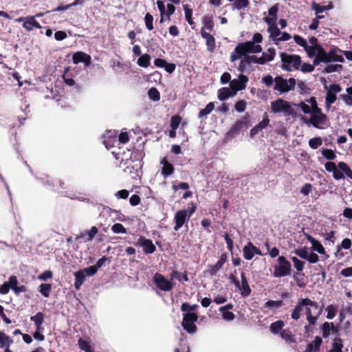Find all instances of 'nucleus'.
<instances>
[{
  "label": "nucleus",
  "instance_id": "ddd939ff",
  "mask_svg": "<svg viewBox=\"0 0 352 352\" xmlns=\"http://www.w3.org/2000/svg\"><path fill=\"white\" fill-rule=\"evenodd\" d=\"M248 82V77L244 74H240L238 78L231 80L230 87L233 89L234 94H236L237 91L244 89Z\"/></svg>",
  "mask_w": 352,
  "mask_h": 352
},
{
  "label": "nucleus",
  "instance_id": "864d4df0",
  "mask_svg": "<svg viewBox=\"0 0 352 352\" xmlns=\"http://www.w3.org/2000/svg\"><path fill=\"white\" fill-rule=\"evenodd\" d=\"M78 345L80 349L84 351L85 352H93L91 351L89 344L87 341L82 340V338H80L78 340Z\"/></svg>",
  "mask_w": 352,
  "mask_h": 352
},
{
  "label": "nucleus",
  "instance_id": "e2e57ef3",
  "mask_svg": "<svg viewBox=\"0 0 352 352\" xmlns=\"http://www.w3.org/2000/svg\"><path fill=\"white\" fill-rule=\"evenodd\" d=\"M283 300L275 301V300H270L265 303V307H266V308H273V307L278 308V307H280L283 305Z\"/></svg>",
  "mask_w": 352,
  "mask_h": 352
},
{
  "label": "nucleus",
  "instance_id": "473e14b6",
  "mask_svg": "<svg viewBox=\"0 0 352 352\" xmlns=\"http://www.w3.org/2000/svg\"><path fill=\"white\" fill-rule=\"evenodd\" d=\"M339 170L344 174L346 177L352 179V170L348 164L344 162H340L338 164Z\"/></svg>",
  "mask_w": 352,
  "mask_h": 352
},
{
  "label": "nucleus",
  "instance_id": "72a5a7b5",
  "mask_svg": "<svg viewBox=\"0 0 352 352\" xmlns=\"http://www.w3.org/2000/svg\"><path fill=\"white\" fill-rule=\"evenodd\" d=\"M151 56L148 54L141 55L138 59L137 63L139 66L146 68L150 65Z\"/></svg>",
  "mask_w": 352,
  "mask_h": 352
},
{
  "label": "nucleus",
  "instance_id": "412c9836",
  "mask_svg": "<svg viewBox=\"0 0 352 352\" xmlns=\"http://www.w3.org/2000/svg\"><path fill=\"white\" fill-rule=\"evenodd\" d=\"M270 123V120L267 115L263 116V119L254 127L250 130V136L251 138H254L257 133L265 128Z\"/></svg>",
  "mask_w": 352,
  "mask_h": 352
},
{
  "label": "nucleus",
  "instance_id": "4be33fe9",
  "mask_svg": "<svg viewBox=\"0 0 352 352\" xmlns=\"http://www.w3.org/2000/svg\"><path fill=\"white\" fill-rule=\"evenodd\" d=\"M241 283H239V288H237L240 292L242 296H248L251 293V289L248 285V279L244 274H241Z\"/></svg>",
  "mask_w": 352,
  "mask_h": 352
},
{
  "label": "nucleus",
  "instance_id": "680f3d73",
  "mask_svg": "<svg viewBox=\"0 0 352 352\" xmlns=\"http://www.w3.org/2000/svg\"><path fill=\"white\" fill-rule=\"evenodd\" d=\"M156 3H157V8L160 12V16H161L160 23H163V21H164L163 18H164V16L165 15V12H166V8H165L164 3L163 1L157 0Z\"/></svg>",
  "mask_w": 352,
  "mask_h": 352
},
{
  "label": "nucleus",
  "instance_id": "09e8293b",
  "mask_svg": "<svg viewBox=\"0 0 352 352\" xmlns=\"http://www.w3.org/2000/svg\"><path fill=\"white\" fill-rule=\"evenodd\" d=\"M249 5L248 0H235L232 4L233 8L241 10L247 7Z\"/></svg>",
  "mask_w": 352,
  "mask_h": 352
},
{
  "label": "nucleus",
  "instance_id": "6e6d98bb",
  "mask_svg": "<svg viewBox=\"0 0 352 352\" xmlns=\"http://www.w3.org/2000/svg\"><path fill=\"white\" fill-rule=\"evenodd\" d=\"M263 55L265 58H266L268 62L274 60L276 55V50L273 47H270L267 50L266 52H263Z\"/></svg>",
  "mask_w": 352,
  "mask_h": 352
},
{
  "label": "nucleus",
  "instance_id": "c03bdc74",
  "mask_svg": "<svg viewBox=\"0 0 352 352\" xmlns=\"http://www.w3.org/2000/svg\"><path fill=\"white\" fill-rule=\"evenodd\" d=\"M251 248L252 247L250 246V242H248L243 249V256L246 260H251L254 256L253 250L251 249Z\"/></svg>",
  "mask_w": 352,
  "mask_h": 352
},
{
  "label": "nucleus",
  "instance_id": "3c124183",
  "mask_svg": "<svg viewBox=\"0 0 352 352\" xmlns=\"http://www.w3.org/2000/svg\"><path fill=\"white\" fill-rule=\"evenodd\" d=\"M292 261L294 263V266L295 269L298 271L301 272L304 269L305 263L300 260H299L298 258L293 256L292 257Z\"/></svg>",
  "mask_w": 352,
  "mask_h": 352
},
{
  "label": "nucleus",
  "instance_id": "9b49d317",
  "mask_svg": "<svg viewBox=\"0 0 352 352\" xmlns=\"http://www.w3.org/2000/svg\"><path fill=\"white\" fill-rule=\"evenodd\" d=\"M153 281L155 286L161 291L170 292L173 288V283L166 278L160 273L157 272L154 274Z\"/></svg>",
  "mask_w": 352,
  "mask_h": 352
},
{
  "label": "nucleus",
  "instance_id": "7c9ffc66",
  "mask_svg": "<svg viewBox=\"0 0 352 352\" xmlns=\"http://www.w3.org/2000/svg\"><path fill=\"white\" fill-rule=\"evenodd\" d=\"M12 342L13 340L10 336L0 331V348L10 347Z\"/></svg>",
  "mask_w": 352,
  "mask_h": 352
},
{
  "label": "nucleus",
  "instance_id": "f704fd0d",
  "mask_svg": "<svg viewBox=\"0 0 352 352\" xmlns=\"http://www.w3.org/2000/svg\"><path fill=\"white\" fill-rule=\"evenodd\" d=\"M284 327V322L283 320H277L276 322H274L270 324V329L272 333L277 334L278 333H280V331L283 329V327Z\"/></svg>",
  "mask_w": 352,
  "mask_h": 352
},
{
  "label": "nucleus",
  "instance_id": "6e6552de",
  "mask_svg": "<svg viewBox=\"0 0 352 352\" xmlns=\"http://www.w3.org/2000/svg\"><path fill=\"white\" fill-rule=\"evenodd\" d=\"M296 80L293 78L287 80L282 76H278L274 78V89L278 91L280 94L294 90Z\"/></svg>",
  "mask_w": 352,
  "mask_h": 352
},
{
  "label": "nucleus",
  "instance_id": "de8ad7c7",
  "mask_svg": "<svg viewBox=\"0 0 352 352\" xmlns=\"http://www.w3.org/2000/svg\"><path fill=\"white\" fill-rule=\"evenodd\" d=\"M322 144L320 138H314L309 140V146L313 149H317Z\"/></svg>",
  "mask_w": 352,
  "mask_h": 352
},
{
  "label": "nucleus",
  "instance_id": "f257e3e1",
  "mask_svg": "<svg viewBox=\"0 0 352 352\" xmlns=\"http://www.w3.org/2000/svg\"><path fill=\"white\" fill-rule=\"evenodd\" d=\"M319 305L309 298H299L296 305L291 313V318L294 320H298L300 318L302 313H304L307 321V324L304 327L305 332L311 331L316 326L320 316V310H318Z\"/></svg>",
  "mask_w": 352,
  "mask_h": 352
},
{
  "label": "nucleus",
  "instance_id": "4468645a",
  "mask_svg": "<svg viewBox=\"0 0 352 352\" xmlns=\"http://www.w3.org/2000/svg\"><path fill=\"white\" fill-rule=\"evenodd\" d=\"M137 244L142 248L145 254H153L156 248L151 239H146L144 236H140L137 241Z\"/></svg>",
  "mask_w": 352,
  "mask_h": 352
},
{
  "label": "nucleus",
  "instance_id": "dca6fc26",
  "mask_svg": "<svg viewBox=\"0 0 352 352\" xmlns=\"http://www.w3.org/2000/svg\"><path fill=\"white\" fill-rule=\"evenodd\" d=\"M201 35L206 40L207 50L210 52H214L216 47L215 39L214 36L208 32H206L204 28L201 30Z\"/></svg>",
  "mask_w": 352,
  "mask_h": 352
},
{
  "label": "nucleus",
  "instance_id": "37998d69",
  "mask_svg": "<svg viewBox=\"0 0 352 352\" xmlns=\"http://www.w3.org/2000/svg\"><path fill=\"white\" fill-rule=\"evenodd\" d=\"M250 65H251V64H250L248 58H247L246 56H245V57H243L241 60V62L238 67V70L241 72H243L246 71L250 67Z\"/></svg>",
  "mask_w": 352,
  "mask_h": 352
},
{
  "label": "nucleus",
  "instance_id": "338daca9",
  "mask_svg": "<svg viewBox=\"0 0 352 352\" xmlns=\"http://www.w3.org/2000/svg\"><path fill=\"white\" fill-rule=\"evenodd\" d=\"M184 10L185 12V17H186V21H188V23L190 25H192V10L189 9L188 6L187 5L184 6Z\"/></svg>",
  "mask_w": 352,
  "mask_h": 352
},
{
  "label": "nucleus",
  "instance_id": "5701e85b",
  "mask_svg": "<svg viewBox=\"0 0 352 352\" xmlns=\"http://www.w3.org/2000/svg\"><path fill=\"white\" fill-rule=\"evenodd\" d=\"M23 27L27 31H32L34 28H41V25L37 21H36L35 16H26V20L25 21V23H23Z\"/></svg>",
  "mask_w": 352,
  "mask_h": 352
},
{
  "label": "nucleus",
  "instance_id": "aec40b11",
  "mask_svg": "<svg viewBox=\"0 0 352 352\" xmlns=\"http://www.w3.org/2000/svg\"><path fill=\"white\" fill-rule=\"evenodd\" d=\"M72 59L75 64L84 63L86 66H89L91 64V56L82 52L74 54Z\"/></svg>",
  "mask_w": 352,
  "mask_h": 352
},
{
  "label": "nucleus",
  "instance_id": "0e129e2a",
  "mask_svg": "<svg viewBox=\"0 0 352 352\" xmlns=\"http://www.w3.org/2000/svg\"><path fill=\"white\" fill-rule=\"evenodd\" d=\"M330 8H331V6L326 7V6H320V4L316 3L315 2H314L312 3V9L314 10H315L316 14H318L319 13L322 12L325 10L330 9Z\"/></svg>",
  "mask_w": 352,
  "mask_h": 352
},
{
  "label": "nucleus",
  "instance_id": "774afa93",
  "mask_svg": "<svg viewBox=\"0 0 352 352\" xmlns=\"http://www.w3.org/2000/svg\"><path fill=\"white\" fill-rule=\"evenodd\" d=\"M235 110L239 113H242L245 110L246 102L244 100H239L234 105Z\"/></svg>",
  "mask_w": 352,
  "mask_h": 352
},
{
  "label": "nucleus",
  "instance_id": "79ce46f5",
  "mask_svg": "<svg viewBox=\"0 0 352 352\" xmlns=\"http://www.w3.org/2000/svg\"><path fill=\"white\" fill-rule=\"evenodd\" d=\"M98 232V228L96 226H92L89 230H87L83 234H82V236H87L86 241H91L93 240Z\"/></svg>",
  "mask_w": 352,
  "mask_h": 352
},
{
  "label": "nucleus",
  "instance_id": "9d476101",
  "mask_svg": "<svg viewBox=\"0 0 352 352\" xmlns=\"http://www.w3.org/2000/svg\"><path fill=\"white\" fill-rule=\"evenodd\" d=\"M198 320L195 313H186L184 314L182 325L184 329L188 333H195L197 331V327L195 322Z\"/></svg>",
  "mask_w": 352,
  "mask_h": 352
},
{
  "label": "nucleus",
  "instance_id": "6ab92c4d",
  "mask_svg": "<svg viewBox=\"0 0 352 352\" xmlns=\"http://www.w3.org/2000/svg\"><path fill=\"white\" fill-rule=\"evenodd\" d=\"M278 12V5L276 4L272 6L268 10V16L264 17L263 21L267 25H272L276 23L277 20V15Z\"/></svg>",
  "mask_w": 352,
  "mask_h": 352
},
{
  "label": "nucleus",
  "instance_id": "4c0bfd02",
  "mask_svg": "<svg viewBox=\"0 0 352 352\" xmlns=\"http://www.w3.org/2000/svg\"><path fill=\"white\" fill-rule=\"evenodd\" d=\"M52 290V285L47 283H42L39 286V292L45 298L50 296Z\"/></svg>",
  "mask_w": 352,
  "mask_h": 352
},
{
  "label": "nucleus",
  "instance_id": "a211bd4d",
  "mask_svg": "<svg viewBox=\"0 0 352 352\" xmlns=\"http://www.w3.org/2000/svg\"><path fill=\"white\" fill-rule=\"evenodd\" d=\"M324 168L327 172L333 173V177L336 180H340L344 178V175L337 168L334 162H327L324 164Z\"/></svg>",
  "mask_w": 352,
  "mask_h": 352
},
{
  "label": "nucleus",
  "instance_id": "e433bc0d",
  "mask_svg": "<svg viewBox=\"0 0 352 352\" xmlns=\"http://www.w3.org/2000/svg\"><path fill=\"white\" fill-rule=\"evenodd\" d=\"M282 339L287 343H293L295 342L292 332L289 329H283L280 331V334Z\"/></svg>",
  "mask_w": 352,
  "mask_h": 352
},
{
  "label": "nucleus",
  "instance_id": "f8f14e48",
  "mask_svg": "<svg viewBox=\"0 0 352 352\" xmlns=\"http://www.w3.org/2000/svg\"><path fill=\"white\" fill-rule=\"evenodd\" d=\"M248 116H244L238 120L232 126L230 130L226 133L228 138H233L236 137L241 130L248 127Z\"/></svg>",
  "mask_w": 352,
  "mask_h": 352
},
{
  "label": "nucleus",
  "instance_id": "a878e982",
  "mask_svg": "<svg viewBox=\"0 0 352 352\" xmlns=\"http://www.w3.org/2000/svg\"><path fill=\"white\" fill-rule=\"evenodd\" d=\"M322 343V338L320 336H316L314 340L307 345L305 352H313L318 351Z\"/></svg>",
  "mask_w": 352,
  "mask_h": 352
},
{
  "label": "nucleus",
  "instance_id": "2eb2a0df",
  "mask_svg": "<svg viewBox=\"0 0 352 352\" xmlns=\"http://www.w3.org/2000/svg\"><path fill=\"white\" fill-rule=\"evenodd\" d=\"M228 256L226 253L221 254L219 260L215 265H210L208 266V272L211 276H215L217 272L222 268L223 265L227 261Z\"/></svg>",
  "mask_w": 352,
  "mask_h": 352
},
{
  "label": "nucleus",
  "instance_id": "2f4dec72",
  "mask_svg": "<svg viewBox=\"0 0 352 352\" xmlns=\"http://www.w3.org/2000/svg\"><path fill=\"white\" fill-rule=\"evenodd\" d=\"M351 246V241L349 239H344L342 240V243H341V245L338 246V250H337V252L336 253V257L340 258H342L344 254L340 252V250L342 248L344 249V250H349Z\"/></svg>",
  "mask_w": 352,
  "mask_h": 352
},
{
  "label": "nucleus",
  "instance_id": "052dcab7",
  "mask_svg": "<svg viewBox=\"0 0 352 352\" xmlns=\"http://www.w3.org/2000/svg\"><path fill=\"white\" fill-rule=\"evenodd\" d=\"M293 38L296 43L303 47L304 50L307 47L308 45L307 41L302 36L299 35H294Z\"/></svg>",
  "mask_w": 352,
  "mask_h": 352
},
{
  "label": "nucleus",
  "instance_id": "b1692460",
  "mask_svg": "<svg viewBox=\"0 0 352 352\" xmlns=\"http://www.w3.org/2000/svg\"><path fill=\"white\" fill-rule=\"evenodd\" d=\"M161 164L163 165L162 168V174L163 175L164 177H167L173 173V166L165 158L162 160Z\"/></svg>",
  "mask_w": 352,
  "mask_h": 352
},
{
  "label": "nucleus",
  "instance_id": "58836bf2",
  "mask_svg": "<svg viewBox=\"0 0 352 352\" xmlns=\"http://www.w3.org/2000/svg\"><path fill=\"white\" fill-rule=\"evenodd\" d=\"M214 108V104L213 102H209L204 109H201L198 114L199 118H203L209 115Z\"/></svg>",
  "mask_w": 352,
  "mask_h": 352
},
{
  "label": "nucleus",
  "instance_id": "1a4fd4ad",
  "mask_svg": "<svg viewBox=\"0 0 352 352\" xmlns=\"http://www.w3.org/2000/svg\"><path fill=\"white\" fill-rule=\"evenodd\" d=\"M291 263L283 256L278 258V265H274L273 276L276 278H280L291 274Z\"/></svg>",
  "mask_w": 352,
  "mask_h": 352
},
{
  "label": "nucleus",
  "instance_id": "cd10ccee",
  "mask_svg": "<svg viewBox=\"0 0 352 352\" xmlns=\"http://www.w3.org/2000/svg\"><path fill=\"white\" fill-rule=\"evenodd\" d=\"M267 32L270 33V37L273 41H277L280 35V31L276 23L267 25Z\"/></svg>",
  "mask_w": 352,
  "mask_h": 352
},
{
  "label": "nucleus",
  "instance_id": "f03ea898",
  "mask_svg": "<svg viewBox=\"0 0 352 352\" xmlns=\"http://www.w3.org/2000/svg\"><path fill=\"white\" fill-rule=\"evenodd\" d=\"M305 50L309 58L315 57L313 61L314 65H318L321 63L344 62V58L341 54L342 52L337 49L327 52L322 45H307Z\"/></svg>",
  "mask_w": 352,
  "mask_h": 352
},
{
  "label": "nucleus",
  "instance_id": "ea45409f",
  "mask_svg": "<svg viewBox=\"0 0 352 352\" xmlns=\"http://www.w3.org/2000/svg\"><path fill=\"white\" fill-rule=\"evenodd\" d=\"M294 107H298L305 114H311L313 113V109L311 106L306 104L305 102H300L298 104L293 103Z\"/></svg>",
  "mask_w": 352,
  "mask_h": 352
},
{
  "label": "nucleus",
  "instance_id": "c85d7f7f",
  "mask_svg": "<svg viewBox=\"0 0 352 352\" xmlns=\"http://www.w3.org/2000/svg\"><path fill=\"white\" fill-rule=\"evenodd\" d=\"M308 240L311 242L312 246L311 249L313 251H316L318 252L319 254H325V250L324 247L322 245V244L315 239L314 238L311 236L308 237Z\"/></svg>",
  "mask_w": 352,
  "mask_h": 352
},
{
  "label": "nucleus",
  "instance_id": "4d7b16f0",
  "mask_svg": "<svg viewBox=\"0 0 352 352\" xmlns=\"http://www.w3.org/2000/svg\"><path fill=\"white\" fill-rule=\"evenodd\" d=\"M294 253L298 256L300 258L302 259L307 260L309 252H307L306 248H300L298 249H295Z\"/></svg>",
  "mask_w": 352,
  "mask_h": 352
},
{
  "label": "nucleus",
  "instance_id": "8fccbe9b",
  "mask_svg": "<svg viewBox=\"0 0 352 352\" xmlns=\"http://www.w3.org/2000/svg\"><path fill=\"white\" fill-rule=\"evenodd\" d=\"M326 310H327V318L329 320H331L333 319L336 315V313H337V308L333 305H328L327 307L326 308Z\"/></svg>",
  "mask_w": 352,
  "mask_h": 352
},
{
  "label": "nucleus",
  "instance_id": "a18cd8bd",
  "mask_svg": "<svg viewBox=\"0 0 352 352\" xmlns=\"http://www.w3.org/2000/svg\"><path fill=\"white\" fill-rule=\"evenodd\" d=\"M148 96L151 100L155 102L159 101L160 99V92L155 87H152L148 91Z\"/></svg>",
  "mask_w": 352,
  "mask_h": 352
},
{
  "label": "nucleus",
  "instance_id": "20e7f679",
  "mask_svg": "<svg viewBox=\"0 0 352 352\" xmlns=\"http://www.w3.org/2000/svg\"><path fill=\"white\" fill-rule=\"evenodd\" d=\"M261 51L262 47L260 45H254L250 41L240 43L235 47L230 59L231 62H234L242 57H245L247 54L259 53Z\"/></svg>",
  "mask_w": 352,
  "mask_h": 352
},
{
  "label": "nucleus",
  "instance_id": "49530a36",
  "mask_svg": "<svg viewBox=\"0 0 352 352\" xmlns=\"http://www.w3.org/2000/svg\"><path fill=\"white\" fill-rule=\"evenodd\" d=\"M111 230L115 234H125L126 233V228L123 226L122 224L120 223H116L113 224L111 227Z\"/></svg>",
  "mask_w": 352,
  "mask_h": 352
},
{
  "label": "nucleus",
  "instance_id": "39448f33",
  "mask_svg": "<svg viewBox=\"0 0 352 352\" xmlns=\"http://www.w3.org/2000/svg\"><path fill=\"white\" fill-rule=\"evenodd\" d=\"M298 118L307 126L311 125L316 129H324L328 126L327 116L322 113L321 109H317L313 111L309 118L302 115H299Z\"/></svg>",
  "mask_w": 352,
  "mask_h": 352
},
{
  "label": "nucleus",
  "instance_id": "bb28decb",
  "mask_svg": "<svg viewBox=\"0 0 352 352\" xmlns=\"http://www.w3.org/2000/svg\"><path fill=\"white\" fill-rule=\"evenodd\" d=\"M75 276V288L78 290L80 287L83 284L85 280L86 275L85 274V271L79 270L74 274Z\"/></svg>",
  "mask_w": 352,
  "mask_h": 352
},
{
  "label": "nucleus",
  "instance_id": "69168bd1",
  "mask_svg": "<svg viewBox=\"0 0 352 352\" xmlns=\"http://www.w3.org/2000/svg\"><path fill=\"white\" fill-rule=\"evenodd\" d=\"M181 118L179 116H173L170 120V126L172 129L176 130L181 122Z\"/></svg>",
  "mask_w": 352,
  "mask_h": 352
},
{
  "label": "nucleus",
  "instance_id": "603ef678",
  "mask_svg": "<svg viewBox=\"0 0 352 352\" xmlns=\"http://www.w3.org/2000/svg\"><path fill=\"white\" fill-rule=\"evenodd\" d=\"M342 66L341 65H329L324 67V72L325 73H332L334 72L341 71Z\"/></svg>",
  "mask_w": 352,
  "mask_h": 352
},
{
  "label": "nucleus",
  "instance_id": "0eeeda50",
  "mask_svg": "<svg viewBox=\"0 0 352 352\" xmlns=\"http://www.w3.org/2000/svg\"><path fill=\"white\" fill-rule=\"evenodd\" d=\"M280 56L283 69L289 72L293 69L297 70L300 69L302 62L300 56L281 52Z\"/></svg>",
  "mask_w": 352,
  "mask_h": 352
},
{
  "label": "nucleus",
  "instance_id": "7ed1b4c3",
  "mask_svg": "<svg viewBox=\"0 0 352 352\" xmlns=\"http://www.w3.org/2000/svg\"><path fill=\"white\" fill-rule=\"evenodd\" d=\"M271 111L276 114H283L285 117L298 118L299 115L291 103L282 98H278L270 104Z\"/></svg>",
  "mask_w": 352,
  "mask_h": 352
},
{
  "label": "nucleus",
  "instance_id": "c9c22d12",
  "mask_svg": "<svg viewBox=\"0 0 352 352\" xmlns=\"http://www.w3.org/2000/svg\"><path fill=\"white\" fill-rule=\"evenodd\" d=\"M343 348L342 340L340 338H335L332 343V349L329 352H342Z\"/></svg>",
  "mask_w": 352,
  "mask_h": 352
},
{
  "label": "nucleus",
  "instance_id": "bf43d9fd",
  "mask_svg": "<svg viewBox=\"0 0 352 352\" xmlns=\"http://www.w3.org/2000/svg\"><path fill=\"white\" fill-rule=\"evenodd\" d=\"M322 154L324 157L329 160H333L336 157L335 153L332 150L328 148H324L322 151Z\"/></svg>",
  "mask_w": 352,
  "mask_h": 352
},
{
  "label": "nucleus",
  "instance_id": "a19ab883",
  "mask_svg": "<svg viewBox=\"0 0 352 352\" xmlns=\"http://www.w3.org/2000/svg\"><path fill=\"white\" fill-rule=\"evenodd\" d=\"M337 99L336 95L333 93L327 91L325 97V104L327 110L331 108L332 104H333Z\"/></svg>",
  "mask_w": 352,
  "mask_h": 352
},
{
  "label": "nucleus",
  "instance_id": "5fc2aeb1",
  "mask_svg": "<svg viewBox=\"0 0 352 352\" xmlns=\"http://www.w3.org/2000/svg\"><path fill=\"white\" fill-rule=\"evenodd\" d=\"M203 23L206 29L209 31H212L214 25L211 17L205 16L203 19Z\"/></svg>",
  "mask_w": 352,
  "mask_h": 352
},
{
  "label": "nucleus",
  "instance_id": "13d9d810",
  "mask_svg": "<svg viewBox=\"0 0 352 352\" xmlns=\"http://www.w3.org/2000/svg\"><path fill=\"white\" fill-rule=\"evenodd\" d=\"M144 21H145L146 27L148 30H153V17L150 13L146 14V15L144 16Z\"/></svg>",
  "mask_w": 352,
  "mask_h": 352
},
{
  "label": "nucleus",
  "instance_id": "f3484780",
  "mask_svg": "<svg viewBox=\"0 0 352 352\" xmlns=\"http://www.w3.org/2000/svg\"><path fill=\"white\" fill-rule=\"evenodd\" d=\"M321 330L324 338H328L331 334H338V329L334 324L329 322H325L322 324Z\"/></svg>",
  "mask_w": 352,
  "mask_h": 352
},
{
  "label": "nucleus",
  "instance_id": "c756f323",
  "mask_svg": "<svg viewBox=\"0 0 352 352\" xmlns=\"http://www.w3.org/2000/svg\"><path fill=\"white\" fill-rule=\"evenodd\" d=\"M30 320L34 322L37 330H42V324L44 321V314L42 312H38L36 315L31 316Z\"/></svg>",
  "mask_w": 352,
  "mask_h": 352
},
{
  "label": "nucleus",
  "instance_id": "393cba45",
  "mask_svg": "<svg viewBox=\"0 0 352 352\" xmlns=\"http://www.w3.org/2000/svg\"><path fill=\"white\" fill-rule=\"evenodd\" d=\"M233 89L230 87H222L218 90V98L221 101L226 100L228 97L234 96Z\"/></svg>",
  "mask_w": 352,
  "mask_h": 352
},
{
  "label": "nucleus",
  "instance_id": "423d86ee",
  "mask_svg": "<svg viewBox=\"0 0 352 352\" xmlns=\"http://www.w3.org/2000/svg\"><path fill=\"white\" fill-rule=\"evenodd\" d=\"M196 210V205L190 203L188 209L178 210L174 216V230L178 231L187 222Z\"/></svg>",
  "mask_w": 352,
  "mask_h": 352
}]
</instances>
